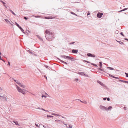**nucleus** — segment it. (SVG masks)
<instances>
[{
    "instance_id": "nucleus-43",
    "label": "nucleus",
    "mask_w": 128,
    "mask_h": 128,
    "mask_svg": "<svg viewBox=\"0 0 128 128\" xmlns=\"http://www.w3.org/2000/svg\"><path fill=\"white\" fill-rule=\"evenodd\" d=\"M56 121V122H58L61 121H60L59 120H55Z\"/></svg>"
},
{
    "instance_id": "nucleus-54",
    "label": "nucleus",
    "mask_w": 128,
    "mask_h": 128,
    "mask_svg": "<svg viewBox=\"0 0 128 128\" xmlns=\"http://www.w3.org/2000/svg\"><path fill=\"white\" fill-rule=\"evenodd\" d=\"M8 64L10 66V62H8Z\"/></svg>"
},
{
    "instance_id": "nucleus-37",
    "label": "nucleus",
    "mask_w": 128,
    "mask_h": 128,
    "mask_svg": "<svg viewBox=\"0 0 128 128\" xmlns=\"http://www.w3.org/2000/svg\"><path fill=\"white\" fill-rule=\"evenodd\" d=\"M118 80L121 82H124V80Z\"/></svg>"
},
{
    "instance_id": "nucleus-9",
    "label": "nucleus",
    "mask_w": 128,
    "mask_h": 128,
    "mask_svg": "<svg viewBox=\"0 0 128 128\" xmlns=\"http://www.w3.org/2000/svg\"><path fill=\"white\" fill-rule=\"evenodd\" d=\"M58 59L60 60V61L62 63H64L66 64H67L68 63L66 62H65L63 60H60V59L59 58H58Z\"/></svg>"
},
{
    "instance_id": "nucleus-30",
    "label": "nucleus",
    "mask_w": 128,
    "mask_h": 128,
    "mask_svg": "<svg viewBox=\"0 0 128 128\" xmlns=\"http://www.w3.org/2000/svg\"><path fill=\"white\" fill-rule=\"evenodd\" d=\"M16 25L18 28L20 26L16 22H15Z\"/></svg>"
},
{
    "instance_id": "nucleus-45",
    "label": "nucleus",
    "mask_w": 128,
    "mask_h": 128,
    "mask_svg": "<svg viewBox=\"0 0 128 128\" xmlns=\"http://www.w3.org/2000/svg\"><path fill=\"white\" fill-rule=\"evenodd\" d=\"M24 18L25 20H27L28 19V18L27 17H24Z\"/></svg>"
},
{
    "instance_id": "nucleus-6",
    "label": "nucleus",
    "mask_w": 128,
    "mask_h": 128,
    "mask_svg": "<svg viewBox=\"0 0 128 128\" xmlns=\"http://www.w3.org/2000/svg\"><path fill=\"white\" fill-rule=\"evenodd\" d=\"M87 56L89 57L90 56L92 57H94L95 56L94 54H92L89 53L87 54Z\"/></svg>"
},
{
    "instance_id": "nucleus-44",
    "label": "nucleus",
    "mask_w": 128,
    "mask_h": 128,
    "mask_svg": "<svg viewBox=\"0 0 128 128\" xmlns=\"http://www.w3.org/2000/svg\"><path fill=\"white\" fill-rule=\"evenodd\" d=\"M41 110H43L44 111H46V110L44 109H43L42 108H41Z\"/></svg>"
},
{
    "instance_id": "nucleus-11",
    "label": "nucleus",
    "mask_w": 128,
    "mask_h": 128,
    "mask_svg": "<svg viewBox=\"0 0 128 128\" xmlns=\"http://www.w3.org/2000/svg\"><path fill=\"white\" fill-rule=\"evenodd\" d=\"M112 107L110 106H109L108 108H106L107 109H106V110H110L112 109Z\"/></svg>"
},
{
    "instance_id": "nucleus-16",
    "label": "nucleus",
    "mask_w": 128,
    "mask_h": 128,
    "mask_svg": "<svg viewBox=\"0 0 128 128\" xmlns=\"http://www.w3.org/2000/svg\"><path fill=\"white\" fill-rule=\"evenodd\" d=\"M102 62H99V66H100V67H102Z\"/></svg>"
},
{
    "instance_id": "nucleus-14",
    "label": "nucleus",
    "mask_w": 128,
    "mask_h": 128,
    "mask_svg": "<svg viewBox=\"0 0 128 128\" xmlns=\"http://www.w3.org/2000/svg\"><path fill=\"white\" fill-rule=\"evenodd\" d=\"M102 68V67H100V68H98V69L99 70H100L101 71H102L103 72H104V70L103 69H102V68Z\"/></svg>"
},
{
    "instance_id": "nucleus-62",
    "label": "nucleus",
    "mask_w": 128,
    "mask_h": 128,
    "mask_svg": "<svg viewBox=\"0 0 128 128\" xmlns=\"http://www.w3.org/2000/svg\"><path fill=\"white\" fill-rule=\"evenodd\" d=\"M10 78L11 79H12V80H14V79L13 78H11L10 77Z\"/></svg>"
},
{
    "instance_id": "nucleus-1",
    "label": "nucleus",
    "mask_w": 128,
    "mask_h": 128,
    "mask_svg": "<svg viewBox=\"0 0 128 128\" xmlns=\"http://www.w3.org/2000/svg\"><path fill=\"white\" fill-rule=\"evenodd\" d=\"M45 35L46 40L49 41L52 40L53 38H54V34L52 32L48 30H46L45 32Z\"/></svg>"
},
{
    "instance_id": "nucleus-53",
    "label": "nucleus",
    "mask_w": 128,
    "mask_h": 128,
    "mask_svg": "<svg viewBox=\"0 0 128 128\" xmlns=\"http://www.w3.org/2000/svg\"><path fill=\"white\" fill-rule=\"evenodd\" d=\"M124 82L126 83L127 84H128V81H124Z\"/></svg>"
},
{
    "instance_id": "nucleus-19",
    "label": "nucleus",
    "mask_w": 128,
    "mask_h": 128,
    "mask_svg": "<svg viewBox=\"0 0 128 128\" xmlns=\"http://www.w3.org/2000/svg\"><path fill=\"white\" fill-rule=\"evenodd\" d=\"M10 10V12H11L14 15V16L16 15V14L12 10Z\"/></svg>"
},
{
    "instance_id": "nucleus-38",
    "label": "nucleus",
    "mask_w": 128,
    "mask_h": 128,
    "mask_svg": "<svg viewBox=\"0 0 128 128\" xmlns=\"http://www.w3.org/2000/svg\"><path fill=\"white\" fill-rule=\"evenodd\" d=\"M85 61L86 62H87V63H89V64H91V63L90 62H89V61H86V60H85Z\"/></svg>"
},
{
    "instance_id": "nucleus-49",
    "label": "nucleus",
    "mask_w": 128,
    "mask_h": 128,
    "mask_svg": "<svg viewBox=\"0 0 128 128\" xmlns=\"http://www.w3.org/2000/svg\"><path fill=\"white\" fill-rule=\"evenodd\" d=\"M51 114L52 115L56 116V114H54V113H52V114Z\"/></svg>"
},
{
    "instance_id": "nucleus-56",
    "label": "nucleus",
    "mask_w": 128,
    "mask_h": 128,
    "mask_svg": "<svg viewBox=\"0 0 128 128\" xmlns=\"http://www.w3.org/2000/svg\"><path fill=\"white\" fill-rule=\"evenodd\" d=\"M78 78H76V79L75 80V81H76L77 82V81H78Z\"/></svg>"
},
{
    "instance_id": "nucleus-47",
    "label": "nucleus",
    "mask_w": 128,
    "mask_h": 128,
    "mask_svg": "<svg viewBox=\"0 0 128 128\" xmlns=\"http://www.w3.org/2000/svg\"><path fill=\"white\" fill-rule=\"evenodd\" d=\"M90 13L88 11V13L87 14V15L88 16V15H90Z\"/></svg>"
},
{
    "instance_id": "nucleus-52",
    "label": "nucleus",
    "mask_w": 128,
    "mask_h": 128,
    "mask_svg": "<svg viewBox=\"0 0 128 128\" xmlns=\"http://www.w3.org/2000/svg\"><path fill=\"white\" fill-rule=\"evenodd\" d=\"M36 124V126L37 127H39V126H38V124Z\"/></svg>"
},
{
    "instance_id": "nucleus-8",
    "label": "nucleus",
    "mask_w": 128,
    "mask_h": 128,
    "mask_svg": "<svg viewBox=\"0 0 128 128\" xmlns=\"http://www.w3.org/2000/svg\"><path fill=\"white\" fill-rule=\"evenodd\" d=\"M18 85L24 88L25 87V86L24 85L22 84L20 82L19 83Z\"/></svg>"
},
{
    "instance_id": "nucleus-29",
    "label": "nucleus",
    "mask_w": 128,
    "mask_h": 128,
    "mask_svg": "<svg viewBox=\"0 0 128 128\" xmlns=\"http://www.w3.org/2000/svg\"><path fill=\"white\" fill-rule=\"evenodd\" d=\"M70 13L71 14H74V15H76V16H77V15L75 13H74V12H70Z\"/></svg>"
},
{
    "instance_id": "nucleus-60",
    "label": "nucleus",
    "mask_w": 128,
    "mask_h": 128,
    "mask_svg": "<svg viewBox=\"0 0 128 128\" xmlns=\"http://www.w3.org/2000/svg\"><path fill=\"white\" fill-rule=\"evenodd\" d=\"M124 10H121L119 12H122L123 11H124Z\"/></svg>"
},
{
    "instance_id": "nucleus-46",
    "label": "nucleus",
    "mask_w": 128,
    "mask_h": 128,
    "mask_svg": "<svg viewBox=\"0 0 128 128\" xmlns=\"http://www.w3.org/2000/svg\"><path fill=\"white\" fill-rule=\"evenodd\" d=\"M106 99H107V100L109 101L110 100V98H107Z\"/></svg>"
},
{
    "instance_id": "nucleus-61",
    "label": "nucleus",
    "mask_w": 128,
    "mask_h": 128,
    "mask_svg": "<svg viewBox=\"0 0 128 128\" xmlns=\"http://www.w3.org/2000/svg\"><path fill=\"white\" fill-rule=\"evenodd\" d=\"M37 108L40 109H41V108H40V107H38Z\"/></svg>"
},
{
    "instance_id": "nucleus-26",
    "label": "nucleus",
    "mask_w": 128,
    "mask_h": 128,
    "mask_svg": "<svg viewBox=\"0 0 128 128\" xmlns=\"http://www.w3.org/2000/svg\"><path fill=\"white\" fill-rule=\"evenodd\" d=\"M91 64L92 65H93L94 66H96V67L98 66L96 65V64H93V63H91Z\"/></svg>"
},
{
    "instance_id": "nucleus-48",
    "label": "nucleus",
    "mask_w": 128,
    "mask_h": 128,
    "mask_svg": "<svg viewBox=\"0 0 128 128\" xmlns=\"http://www.w3.org/2000/svg\"><path fill=\"white\" fill-rule=\"evenodd\" d=\"M83 103L84 104H87V102L86 101H84Z\"/></svg>"
},
{
    "instance_id": "nucleus-3",
    "label": "nucleus",
    "mask_w": 128,
    "mask_h": 128,
    "mask_svg": "<svg viewBox=\"0 0 128 128\" xmlns=\"http://www.w3.org/2000/svg\"><path fill=\"white\" fill-rule=\"evenodd\" d=\"M99 108L100 109L103 110H106V109H107L106 107L102 105H100L99 106Z\"/></svg>"
},
{
    "instance_id": "nucleus-20",
    "label": "nucleus",
    "mask_w": 128,
    "mask_h": 128,
    "mask_svg": "<svg viewBox=\"0 0 128 128\" xmlns=\"http://www.w3.org/2000/svg\"><path fill=\"white\" fill-rule=\"evenodd\" d=\"M68 59L73 61H74V58H71V57H70V58H68Z\"/></svg>"
},
{
    "instance_id": "nucleus-51",
    "label": "nucleus",
    "mask_w": 128,
    "mask_h": 128,
    "mask_svg": "<svg viewBox=\"0 0 128 128\" xmlns=\"http://www.w3.org/2000/svg\"><path fill=\"white\" fill-rule=\"evenodd\" d=\"M128 9V8H124L123 9V10H124V11L126 10H127Z\"/></svg>"
},
{
    "instance_id": "nucleus-42",
    "label": "nucleus",
    "mask_w": 128,
    "mask_h": 128,
    "mask_svg": "<svg viewBox=\"0 0 128 128\" xmlns=\"http://www.w3.org/2000/svg\"><path fill=\"white\" fill-rule=\"evenodd\" d=\"M120 34L122 35V36H124V34H123L122 32H121L120 33Z\"/></svg>"
},
{
    "instance_id": "nucleus-22",
    "label": "nucleus",
    "mask_w": 128,
    "mask_h": 128,
    "mask_svg": "<svg viewBox=\"0 0 128 128\" xmlns=\"http://www.w3.org/2000/svg\"><path fill=\"white\" fill-rule=\"evenodd\" d=\"M13 122L15 123V124L16 125H18L19 126V124L17 121H13Z\"/></svg>"
},
{
    "instance_id": "nucleus-25",
    "label": "nucleus",
    "mask_w": 128,
    "mask_h": 128,
    "mask_svg": "<svg viewBox=\"0 0 128 128\" xmlns=\"http://www.w3.org/2000/svg\"><path fill=\"white\" fill-rule=\"evenodd\" d=\"M108 75L110 77H112V78H115V76H112V75H111L110 74H108Z\"/></svg>"
},
{
    "instance_id": "nucleus-10",
    "label": "nucleus",
    "mask_w": 128,
    "mask_h": 128,
    "mask_svg": "<svg viewBox=\"0 0 128 128\" xmlns=\"http://www.w3.org/2000/svg\"><path fill=\"white\" fill-rule=\"evenodd\" d=\"M18 28L21 30L22 32L25 33L24 30L21 28L20 26Z\"/></svg>"
},
{
    "instance_id": "nucleus-39",
    "label": "nucleus",
    "mask_w": 128,
    "mask_h": 128,
    "mask_svg": "<svg viewBox=\"0 0 128 128\" xmlns=\"http://www.w3.org/2000/svg\"><path fill=\"white\" fill-rule=\"evenodd\" d=\"M118 30H116L115 31V33L116 34H118Z\"/></svg>"
},
{
    "instance_id": "nucleus-57",
    "label": "nucleus",
    "mask_w": 128,
    "mask_h": 128,
    "mask_svg": "<svg viewBox=\"0 0 128 128\" xmlns=\"http://www.w3.org/2000/svg\"><path fill=\"white\" fill-rule=\"evenodd\" d=\"M44 78H46V80H47V78L46 76H44Z\"/></svg>"
},
{
    "instance_id": "nucleus-7",
    "label": "nucleus",
    "mask_w": 128,
    "mask_h": 128,
    "mask_svg": "<svg viewBox=\"0 0 128 128\" xmlns=\"http://www.w3.org/2000/svg\"><path fill=\"white\" fill-rule=\"evenodd\" d=\"M78 50L73 49L72 50V53L76 54L78 52Z\"/></svg>"
},
{
    "instance_id": "nucleus-36",
    "label": "nucleus",
    "mask_w": 128,
    "mask_h": 128,
    "mask_svg": "<svg viewBox=\"0 0 128 128\" xmlns=\"http://www.w3.org/2000/svg\"><path fill=\"white\" fill-rule=\"evenodd\" d=\"M42 98H43V97H44L45 98H46V97H47V96H44V95H42Z\"/></svg>"
},
{
    "instance_id": "nucleus-40",
    "label": "nucleus",
    "mask_w": 128,
    "mask_h": 128,
    "mask_svg": "<svg viewBox=\"0 0 128 128\" xmlns=\"http://www.w3.org/2000/svg\"><path fill=\"white\" fill-rule=\"evenodd\" d=\"M75 42H72L70 43L69 44H74L75 43Z\"/></svg>"
},
{
    "instance_id": "nucleus-12",
    "label": "nucleus",
    "mask_w": 128,
    "mask_h": 128,
    "mask_svg": "<svg viewBox=\"0 0 128 128\" xmlns=\"http://www.w3.org/2000/svg\"><path fill=\"white\" fill-rule=\"evenodd\" d=\"M38 37L39 38V39L40 40H42V41H43V40L42 39V38L40 37V36H39L38 35H37Z\"/></svg>"
},
{
    "instance_id": "nucleus-34",
    "label": "nucleus",
    "mask_w": 128,
    "mask_h": 128,
    "mask_svg": "<svg viewBox=\"0 0 128 128\" xmlns=\"http://www.w3.org/2000/svg\"><path fill=\"white\" fill-rule=\"evenodd\" d=\"M125 74L126 75V77H128V73L125 72Z\"/></svg>"
},
{
    "instance_id": "nucleus-23",
    "label": "nucleus",
    "mask_w": 128,
    "mask_h": 128,
    "mask_svg": "<svg viewBox=\"0 0 128 128\" xmlns=\"http://www.w3.org/2000/svg\"><path fill=\"white\" fill-rule=\"evenodd\" d=\"M66 127L67 128H72V126L71 125H68V126H67V125L66 124Z\"/></svg>"
},
{
    "instance_id": "nucleus-24",
    "label": "nucleus",
    "mask_w": 128,
    "mask_h": 128,
    "mask_svg": "<svg viewBox=\"0 0 128 128\" xmlns=\"http://www.w3.org/2000/svg\"><path fill=\"white\" fill-rule=\"evenodd\" d=\"M14 81L17 84H18L19 83H20L18 80H16L14 79Z\"/></svg>"
},
{
    "instance_id": "nucleus-50",
    "label": "nucleus",
    "mask_w": 128,
    "mask_h": 128,
    "mask_svg": "<svg viewBox=\"0 0 128 128\" xmlns=\"http://www.w3.org/2000/svg\"><path fill=\"white\" fill-rule=\"evenodd\" d=\"M107 98H103V100H106V99Z\"/></svg>"
},
{
    "instance_id": "nucleus-63",
    "label": "nucleus",
    "mask_w": 128,
    "mask_h": 128,
    "mask_svg": "<svg viewBox=\"0 0 128 128\" xmlns=\"http://www.w3.org/2000/svg\"><path fill=\"white\" fill-rule=\"evenodd\" d=\"M0 2H1L2 3V2H3V1L1 0H0Z\"/></svg>"
},
{
    "instance_id": "nucleus-5",
    "label": "nucleus",
    "mask_w": 128,
    "mask_h": 128,
    "mask_svg": "<svg viewBox=\"0 0 128 128\" xmlns=\"http://www.w3.org/2000/svg\"><path fill=\"white\" fill-rule=\"evenodd\" d=\"M61 56L62 58H64L65 59H66V58L68 59L70 58V57L64 55Z\"/></svg>"
},
{
    "instance_id": "nucleus-58",
    "label": "nucleus",
    "mask_w": 128,
    "mask_h": 128,
    "mask_svg": "<svg viewBox=\"0 0 128 128\" xmlns=\"http://www.w3.org/2000/svg\"><path fill=\"white\" fill-rule=\"evenodd\" d=\"M124 39L128 41V39L127 38H125Z\"/></svg>"
},
{
    "instance_id": "nucleus-2",
    "label": "nucleus",
    "mask_w": 128,
    "mask_h": 128,
    "mask_svg": "<svg viewBox=\"0 0 128 128\" xmlns=\"http://www.w3.org/2000/svg\"><path fill=\"white\" fill-rule=\"evenodd\" d=\"M16 86H17V89L19 92H21L24 94H25V92L24 91L26 90L24 89L22 90L17 85H16Z\"/></svg>"
},
{
    "instance_id": "nucleus-28",
    "label": "nucleus",
    "mask_w": 128,
    "mask_h": 128,
    "mask_svg": "<svg viewBox=\"0 0 128 128\" xmlns=\"http://www.w3.org/2000/svg\"><path fill=\"white\" fill-rule=\"evenodd\" d=\"M47 117L48 118V117H52V118H53V117H54V116H50V115H47Z\"/></svg>"
},
{
    "instance_id": "nucleus-13",
    "label": "nucleus",
    "mask_w": 128,
    "mask_h": 128,
    "mask_svg": "<svg viewBox=\"0 0 128 128\" xmlns=\"http://www.w3.org/2000/svg\"><path fill=\"white\" fill-rule=\"evenodd\" d=\"M1 97H2V99H4V101H6V97L2 96Z\"/></svg>"
},
{
    "instance_id": "nucleus-41",
    "label": "nucleus",
    "mask_w": 128,
    "mask_h": 128,
    "mask_svg": "<svg viewBox=\"0 0 128 128\" xmlns=\"http://www.w3.org/2000/svg\"><path fill=\"white\" fill-rule=\"evenodd\" d=\"M28 49L29 50H28V51L30 53H31V54H32V53H33V52H31L29 50V49Z\"/></svg>"
},
{
    "instance_id": "nucleus-64",
    "label": "nucleus",
    "mask_w": 128,
    "mask_h": 128,
    "mask_svg": "<svg viewBox=\"0 0 128 128\" xmlns=\"http://www.w3.org/2000/svg\"><path fill=\"white\" fill-rule=\"evenodd\" d=\"M80 102H82V103H83V102H84V101H81V100H80Z\"/></svg>"
},
{
    "instance_id": "nucleus-33",
    "label": "nucleus",
    "mask_w": 128,
    "mask_h": 128,
    "mask_svg": "<svg viewBox=\"0 0 128 128\" xmlns=\"http://www.w3.org/2000/svg\"><path fill=\"white\" fill-rule=\"evenodd\" d=\"M5 20L6 22H10L7 19H5Z\"/></svg>"
},
{
    "instance_id": "nucleus-17",
    "label": "nucleus",
    "mask_w": 128,
    "mask_h": 128,
    "mask_svg": "<svg viewBox=\"0 0 128 128\" xmlns=\"http://www.w3.org/2000/svg\"><path fill=\"white\" fill-rule=\"evenodd\" d=\"M116 41L117 42H118L120 44H124V43L122 42H121L120 41H119L117 40H116Z\"/></svg>"
},
{
    "instance_id": "nucleus-4",
    "label": "nucleus",
    "mask_w": 128,
    "mask_h": 128,
    "mask_svg": "<svg viewBox=\"0 0 128 128\" xmlns=\"http://www.w3.org/2000/svg\"><path fill=\"white\" fill-rule=\"evenodd\" d=\"M103 14L102 13L98 12L97 14V16L98 18H100L102 17Z\"/></svg>"
},
{
    "instance_id": "nucleus-59",
    "label": "nucleus",
    "mask_w": 128,
    "mask_h": 128,
    "mask_svg": "<svg viewBox=\"0 0 128 128\" xmlns=\"http://www.w3.org/2000/svg\"><path fill=\"white\" fill-rule=\"evenodd\" d=\"M115 78H116V79H118L119 78L118 77H116L115 76Z\"/></svg>"
},
{
    "instance_id": "nucleus-15",
    "label": "nucleus",
    "mask_w": 128,
    "mask_h": 128,
    "mask_svg": "<svg viewBox=\"0 0 128 128\" xmlns=\"http://www.w3.org/2000/svg\"><path fill=\"white\" fill-rule=\"evenodd\" d=\"M97 82H98V83L101 85L103 86L104 85L100 81L98 80Z\"/></svg>"
},
{
    "instance_id": "nucleus-21",
    "label": "nucleus",
    "mask_w": 128,
    "mask_h": 128,
    "mask_svg": "<svg viewBox=\"0 0 128 128\" xmlns=\"http://www.w3.org/2000/svg\"><path fill=\"white\" fill-rule=\"evenodd\" d=\"M106 68H109L110 70H114V68H111L110 67H107Z\"/></svg>"
},
{
    "instance_id": "nucleus-32",
    "label": "nucleus",
    "mask_w": 128,
    "mask_h": 128,
    "mask_svg": "<svg viewBox=\"0 0 128 128\" xmlns=\"http://www.w3.org/2000/svg\"><path fill=\"white\" fill-rule=\"evenodd\" d=\"M44 66L47 68H50V69H51V68L50 67L46 65H44Z\"/></svg>"
},
{
    "instance_id": "nucleus-27",
    "label": "nucleus",
    "mask_w": 128,
    "mask_h": 128,
    "mask_svg": "<svg viewBox=\"0 0 128 128\" xmlns=\"http://www.w3.org/2000/svg\"><path fill=\"white\" fill-rule=\"evenodd\" d=\"M2 3L3 4V5L6 8V6L5 5V4H6V3L4 2L3 1V2H2Z\"/></svg>"
},
{
    "instance_id": "nucleus-35",
    "label": "nucleus",
    "mask_w": 128,
    "mask_h": 128,
    "mask_svg": "<svg viewBox=\"0 0 128 128\" xmlns=\"http://www.w3.org/2000/svg\"><path fill=\"white\" fill-rule=\"evenodd\" d=\"M88 76V75L86 74H85L84 73V76Z\"/></svg>"
},
{
    "instance_id": "nucleus-55",
    "label": "nucleus",
    "mask_w": 128,
    "mask_h": 128,
    "mask_svg": "<svg viewBox=\"0 0 128 128\" xmlns=\"http://www.w3.org/2000/svg\"><path fill=\"white\" fill-rule=\"evenodd\" d=\"M56 116H60V115L58 114H56Z\"/></svg>"
},
{
    "instance_id": "nucleus-18",
    "label": "nucleus",
    "mask_w": 128,
    "mask_h": 128,
    "mask_svg": "<svg viewBox=\"0 0 128 128\" xmlns=\"http://www.w3.org/2000/svg\"><path fill=\"white\" fill-rule=\"evenodd\" d=\"M45 18L46 19H52L53 18L51 16H48L45 17Z\"/></svg>"
},
{
    "instance_id": "nucleus-31",
    "label": "nucleus",
    "mask_w": 128,
    "mask_h": 128,
    "mask_svg": "<svg viewBox=\"0 0 128 128\" xmlns=\"http://www.w3.org/2000/svg\"><path fill=\"white\" fill-rule=\"evenodd\" d=\"M84 73L83 72H81L79 73L80 74L84 76Z\"/></svg>"
}]
</instances>
